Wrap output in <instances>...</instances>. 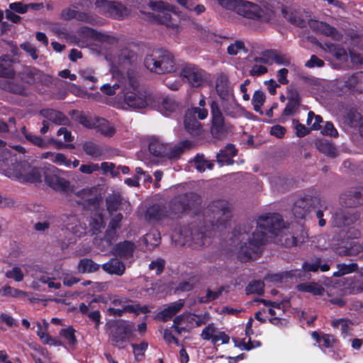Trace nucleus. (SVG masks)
I'll return each instance as SVG.
<instances>
[{"label":"nucleus","instance_id":"obj_37","mask_svg":"<svg viewBox=\"0 0 363 363\" xmlns=\"http://www.w3.org/2000/svg\"><path fill=\"white\" fill-rule=\"evenodd\" d=\"M82 148L86 155L95 159L101 157L104 153L101 146L92 142H86Z\"/></svg>","mask_w":363,"mask_h":363},{"label":"nucleus","instance_id":"obj_35","mask_svg":"<svg viewBox=\"0 0 363 363\" xmlns=\"http://www.w3.org/2000/svg\"><path fill=\"white\" fill-rule=\"evenodd\" d=\"M316 148L328 157H335L338 152L335 145L327 140H318L315 142Z\"/></svg>","mask_w":363,"mask_h":363},{"label":"nucleus","instance_id":"obj_26","mask_svg":"<svg viewBox=\"0 0 363 363\" xmlns=\"http://www.w3.org/2000/svg\"><path fill=\"white\" fill-rule=\"evenodd\" d=\"M66 229L76 236H81L84 232V228L79 223L74 215H64L62 218Z\"/></svg>","mask_w":363,"mask_h":363},{"label":"nucleus","instance_id":"obj_55","mask_svg":"<svg viewBox=\"0 0 363 363\" xmlns=\"http://www.w3.org/2000/svg\"><path fill=\"white\" fill-rule=\"evenodd\" d=\"M333 328L340 329L342 335H346L350 330V322L345 319H337L332 321Z\"/></svg>","mask_w":363,"mask_h":363},{"label":"nucleus","instance_id":"obj_7","mask_svg":"<svg viewBox=\"0 0 363 363\" xmlns=\"http://www.w3.org/2000/svg\"><path fill=\"white\" fill-rule=\"evenodd\" d=\"M201 203L200 197L195 193H186L174 197L169 204L170 218L179 217Z\"/></svg>","mask_w":363,"mask_h":363},{"label":"nucleus","instance_id":"obj_20","mask_svg":"<svg viewBox=\"0 0 363 363\" xmlns=\"http://www.w3.org/2000/svg\"><path fill=\"white\" fill-rule=\"evenodd\" d=\"M145 217L150 221H161L166 218H170V215L165 206L154 204L147 209Z\"/></svg>","mask_w":363,"mask_h":363},{"label":"nucleus","instance_id":"obj_28","mask_svg":"<svg viewBox=\"0 0 363 363\" xmlns=\"http://www.w3.org/2000/svg\"><path fill=\"white\" fill-rule=\"evenodd\" d=\"M123 220V215L121 213H117L112 217L108 225V229L106 231L104 239L111 245L112 240L116 236V230L120 228L121 222Z\"/></svg>","mask_w":363,"mask_h":363},{"label":"nucleus","instance_id":"obj_19","mask_svg":"<svg viewBox=\"0 0 363 363\" xmlns=\"http://www.w3.org/2000/svg\"><path fill=\"white\" fill-rule=\"evenodd\" d=\"M26 80L29 84L40 83L45 85H49L52 82V79L50 75L44 74L35 67L26 69Z\"/></svg>","mask_w":363,"mask_h":363},{"label":"nucleus","instance_id":"obj_64","mask_svg":"<svg viewBox=\"0 0 363 363\" xmlns=\"http://www.w3.org/2000/svg\"><path fill=\"white\" fill-rule=\"evenodd\" d=\"M79 76L84 80L95 83L97 78L95 76L94 70L91 68H84L79 71Z\"/></svg>","mask_w":363,"mask_h":363},{"label":"nucleus","instance_id":"obj_47","mask_svg":"<svg viewBox=\"0 0 363 363\" xmlns=\"http://www.w3.org/2000/svg\"><path fill=\"white\" fill-rule=\"evenodd\" d=\"M337 267L338 270L333 273V276L336 277L356 272L358 269L356 263L338 264Z\"/></svg>","mask_w":363,"mask_h":363},{"label":"nucleus","instance_id":"obj_48","mask_svg":"<svg viewBox=\"0 0 363 363\" xmlns=\"http://www.w3.org/2000/svg\"><path fill=\"white\" fill-rule=\"evenodd\" d=\"M75 333L76 330L72 327H68L67 328L62 329L60 331V335L66 340L67 343L69 346L74 347L77 343Z\"/></svg>","mask_w":363,"mask_h":363},{"label":"nucleus","instance_id":"obj_32","mask_svg":"<svg viewBox=\"0 0 363 363\" xmlns=\"http://www.w3.org/2000/svg\"><path fill=\"white\" fill-rule=\"evenodd\" d=\"M302 268L306 272H316L318 269L325 272L330 269V264L323 263L320 258H316L314 260L306 262L303 264Z\"/></svg>","mask_w":363,"mask_h":363},{"label":"nucleus","instance_id":"obj_5","mask_svg":"<svg viewBox=\"0 0 363 363\" xmlns=\"http://www.w3.org/2000/svg\"><path fill=\"white\" fill-rule=\"evenodd\" d=\"M144 63L150 72L160 74L174 72L177 69L174 55L164 49L154 50L145 57Z\"/></svg>","mask_w":363,"mask_h":363},{"label":"nucleus","instance_id":"obj_22","mask_svg":"<svg viewBox=\"0 0 363 363\" xmlns=\"http://www.w3.org/2000/svg\"><path fill=\"white\" fill-rule=\"evenodd\" d=\"M102 269L111 275L122 276L125 271V265L117 257L111 258L101 266Z\"/></svg>","mask_w":363,"mask_h":363},{"label":"nucleus","instance_id":"obj_10","mask_svg":"<svg viewBox=\"0 0 363 363\" xmlns=\"http://www.w3.org/2000/svg\"><path fill=\"white\" fill-rule=\"evenodd\" d=\"M149 6L152 9V17L159 23L167 27H174L176 23L172 20L171 12L175 13V7L168 3L158 1H150Z\"/></svg>","mask_w":363,"mask_h":363},{"label":"nucleus","instance_id":"obj_31","mask_svg":"<svg viewBox=\"0 0 363 363\" xmlns=\"http://www.w3.org/2000/svg\"><path fill=\"white\" fill-rule=\"evenodd\" d=\"M220 106L225 115L235 118L240 112V107L235 101V96H232L228 99H221Z\"/></svg>","mask_w":363,"mask_h":363},{"label":"nucleus","instance_id":"obj_44","mask_svg":"<svg viewBox=\"0 0 363 363\" xmlns=\"http://www.w3.org/2000/svg\"><path fill=\"white\" fill-rule=\"evenodd\" d=\"M184 126L191 134H198L200 131L201 123L195 117L186 113L184 117Z\"/></svg>","mask_w":363,"mask_h":363},{"label":"nucleus","instance_id":"obj_13","mask_svg":"<svg viewBox=\"0 0 363 363\" xmlns=\"http://www.w3.org/2000/svg\"><path fill=\"white\" fill-rule=\"evenodd\" d=\"M60 170L53 165H49L44 172L45 182L52 189L68 191L70 189V182L58 175Z\"/></svg>","mask_w":363,"mask_h":363},{"label":"nucleus","instance_id":"obj_41","mask_svg":"<svg viewBox=\"0 0 363 363\" xmlns=\"http://www.w3.org/2000/svg\"><path fill=\"white\" fill-rule=\"evenodd\" d=\"M118 62L121 65H133L138 60L137 55L128 48H124L121 51L118 55Z\"/></svg>","mask_w":363,"mask_h":363},{"label":"nucleus","instance_id":"obj_27","mask_svg":"<svg viewBox=\"0 0 363 363\" xmlns=\"http://www.w3.org/2000/svg\"><path fill=\"white\" fill-rule=\"evenodd\" d=\"M311 26L319 33L332 37L335 40L340 39V34L337 30L326 23L322 21H314L311 23Z\"/></svg>","mask_w":363,"mask_h":363},{"label":"nucleus","instance_id":"obj_57","mask_svg":"<svg viewBox=\"0 0 363 363\" xmlns=\"http://www.w3.org/2000/svg\"><path fill=\"white\" fill-rule=\"evenodd\" d=\"M282 13L286 19L290 21L291 23L296 25L299 27L304 26L305 22L299 17L297 16L296 13H290L286 9H282Z\"/></svg>","mask_w":363,"mask_h":363},{"label":"nucleus","instance_id":"obj_4","mask_svg":"<svg viewBox=\"0 0 363 363\" xmlns=\"http://www.w3.org/2000/svg\"><path fill=\"white\" fill-rule=\"evenodd\" d=\"M236 13L248 19L259 23H270L274 20L275 11L269 4H257L246 0H240Z\"/></svg>","mask_w":363,"mask_h":363},{"label":"nucleus","instance_id":"obj_30","mask_svg":"<svg viewBox=\"0 0 363 363\" xmlns=\"http://www.w3.org/2000/svg\"><path fill=\"white\" fill-rule=\"evenodd\" d=\"M184 302L180 299L178 301L172 303L167 308H164L158 314L163 322H166L178 313L184 306Z\"/></svg>","mask_w":363,"mask_h":363},{"label":"nucleus","instance_id":"obj_58","mask_svg":"<svg viewBox=\"0 0 363 363\" xmlns=\"http://www.w3.org/2000/svg\"><path fill=\"white\" fill-rule=\"evenodd\" d=\"M216 329L213 323L208 324L203 329L201 333V338L204 340H211L212 342L216 335Z\"/></svg>","mask_w":363,"mask_h":363},{"label":"nucleus","instance_id":"obj_15","mask_svg":"<svg viewBox=\"0 0 363 363\" xmlns=\"http://www.w3.org/2000/svg\"><path fill=\"white\" fill-rule=\"evenodd\" d=\"M344 207L336 208L332 215V223L334 226L341 228L350 225L359 218V214L357 212H350L343 208Z\"/></svg>","mask_w":363,"mask_h":363},{"label":"nucleus","instance_id":"obj_45","mask_svg":"<svg viewBox=\"0 0 363 363\" xmlns=\"http://www.w3.org/2000/svg\"><path fill=\"white\" fill-rule=\"evenodd\" d=\"M15 72L11 67V62L6 57L0 58V77L13 78Z\"/></svg>","mask_w":363,"mask_h":363},{"label":"nucleus","instance_id":"obj_40","mask_svg":"<svg viewBox=\"0 0 363 363\" xmlns=\"http://www.w3.org/2000/svg\"><path fill=\"white\" fill-rule=\"evenodd\" d=\"M143 241L148 250H152L159 245L160 234L157 230H152L143 237Z\"/></svg>","mask_w":363,"mask_h":363},{"label":"nucleus","instance_id":"obj_21","mask_svg":"<svg viewBox=\"0 0 363 363\" xmlns=\"http://www.w3.org/2000/svg\"><path fill=\"white\" fill-rule=\"evenodd\" d=\"M40 114L57 125H67L69 123V119L63 113L55 109H42Z\"/></svg>","mask_w":363,"mask_h":363},{"label":"nucleus","instance_id":"obj_38","mask_svg":"<svg viewBox=\"0 0 363 363\" xmlns=\"http://www.w3.org/2000/svg\"><path fill=\"white\" fill-rule=\"evenodd\" d=\"M166 147L167 145L155 138H151L149 143V151L156 157H164Z\"/></svg>","mask_w":363,"mask_h":363},{"label":"nucleus","instance_id":"obj_33","mask_svg":"<svg viewBox=\"0 0 363 363\" xmlns=\"http://www.w3.org/2000/svg\"><path fill=\"white\" fill-rule=\"evenodd\" d=\"M298 291L310 293L313 296H321L325 292V289L315 282H304L296 286Z\"/></svg>","mask_w":363,"mask_h":363},{"label":"nucleus","instance_id":"obj_25","mask_svg":"<svg viewBox=\"0 0 363 363\" xmlns=\"http://www.w3.org/2000/svg\"><path fill=\"white\" fill-rule=\"evenodd\" d=\"M237 155V150L232 144H228L223 149L217 153V162L219 166L233 164V157Z\"/></svg>","mask_w":363,"mask_h":363},{"label":"nucleus","instance_id":"obj_12","mask_svg":"<svg viewBox=\"0 0 363 363\" xmlns=\"http://www.w3.org/2000/svg\"><path fill=\"white\" fill-rule=\"evenodd\" d=\"M325 204V200H323L320 195L317 194L315 196H306L303 198L298 199L293 208L294 215L297 218H303L311 208L316 206L322 207Z\"/></svg>","mask_w":363,"mask_h":363},{"label":"nucleus","instance_id":"obj_11","mask_svg":"<svg viewBox=\"0 0 363 363\" xmlns=\"http://www.w3.org/2000/svg\"><path fill=\"white\" fill-rule=\"evenodd\" d=\"M95 6L99 12L116 19L123 18L128 16L129 10L121 2L108 0H96Z\"/></svg>","mask_w":363,"mask_h":363},{"label":"nucleus","instance_id":"obj_56","mask_svg":"<svg viewBox=\"0 0 363 363\" xmlns=\"http://www.w3.org/2000/svg\"><path fill=\"white\" fill-rule=\"evenodd\" d=\"M5 276L8 279H12L16 281H21L23 279L24 275L21 269L17 266L13 267L11 269L8 270L5 273Z\"/></svg>","mask_w":363,"mask_h":363},{"label":"nucleus","instance_id":"obj_60","mask_svg":"<svg viewBox=\"0 0 363 363\" xmlns=\"http://www.w3.org/2000/svg\"><path fill=\"white\" fill-rule=\"evenodd\" d=\"M99 167L102 169L103 174L110 172L113 177H117L119 175V168H116L113 163L104 162L101 164Z\"/></svg>","mask_w":363,"mask_h":363},{"label":"nucleus","instance_id":"obj_34","mask_svg":"<svg viewBox=\"0 0 363 363\" xmlns=\"http://www.w3.org/2000/svg\"><path fill=\"white\" fill-rule=\"evenodd\" d=\"M83 31H86L88 35H90L102 43L107 45H115L118 43V40L116 37L106 33H99L88 27L84 28Z\"/></svg>","mask_w":363,"mask_h":363},{"label":"nucleus","instance_id":"obj_52","mask_svg":"<svg viewBox=\"0 0 363 363\" xmlns=\"http://www.w3.org/2000/svg\"><path fill=\"white\" fill-rule=\"evenodd\" d=\"M223 290V287L215 291L208 289L205 296L199 298V303H206L217 299L221 295Z\"/></svg>","mask_w":363,"mask_h":363},{"label":"nucleus","instance_id":"obj_50","mask_svg":"<svg viewBox=\"0 0 363 363\" xmlns=\"http://www.w3.org/2000/svg\"><path fill=\"white\" fill-rule=\"evenodd\" d=\"M194 165L196 169L203 172L206 168L211 169L213 168V163L205 160L203 155H197L194 157Z\"/></svg>","mask_w":363,"mask_h":363},{"label":"nucleus","instance_id":"obj_24","mask_svg":"<svg viewBox=\"0 0 363 363\" xmlns=\"http://www.w3.org/2000/svg\"><path fill=\"white\" fill-rule=\"evenodd\" d=\"M216 90L220 99H228L234 96L233 89L229 84L228 77L220 75L216 82Z\"/></svg>","mask_w":363,"mask_h":363},{"label":"nucleus","instance_id":"obj_42","mask_svg":"<svg viewBox=\"0 0 363 363\" xmlns=\"http://www.w3.org/2000/svg\"><path fill=\"white\" fill-rule=\"evenodd\" d=\"M122 201L123 199L118 194L108 195L106 199V203L109 213L112 214L113 212L116 211L122 203Z\"/></svg>","mask_w":363,"mask_h":363},{"label":"nucleus","instance_id":"obj_17","mask_svg":"<svg viewBox=\"0 0 363 363\" xmlns=\"http://www.w3.org/2000/svg\"><path fill=\"white\" fill-rule=\"evenodd\" d=\"M155 99L152 101L151 106L158 109L162 114L167 116L170 113L175 111L178 107V103L172 98L162 97L154 95Z\"/></svg>","mask_w":363,"mask_h":363},{"label":"nucleus","instance_id":"obj_53","mask_svg":"<svg viewBox=\"0 0 363 363\" xmlns=\"http://www.w3.org/2000/svg\"><path fill=\"white\" fill-rule=\"evenodd\" d=\"M322 117L319 115H315L313 111H309L308 113L307 125L311 129L318 130L320 128V123H322Z\"/></svg>","mask_w":363,"mask_h":363},{"label":"nucleus","instance_id":"obj_54","mask_svg":"<svg viewBox=\"0 0 363 363\" xmlns=\"http://www.w3.org/2000/svg\"><path fill=\"white\" fill-rule=\"evenodd\" d=\"M269 57L277 65H289L291 63V57L285 54H281L277 52H272Z\"/></svg>","mask_w":363,"mask_h":363},{"label":"nucleus","instance_id":"obj_16","mask_svg":"<svg viewBox=\"0 0 363 363\" xmlns=\"http://www.w3.org/2000/svg\"><path fill=\"white\" fill-rule=\"evenodd\" d=\"M340 204L344 208H353L363 204V188H353L341 194Z\"/></svg>","mask_w":363,"mask_h":363},{"label":"nucleus","instance_id":"obj_59","mask_svg":"<svg viewBox=\"0 0 363 363\" xmlns=\"http://www.w3.org/2000/svg\"><path fill=\"white\" fill-rule=\"evenodd\" d=\"M51 162L66 167H69L71 165V160H68L64 154L60 152L54 154L53 157L51 158Z\"/></svg>","mask_w":363,"mask_h":363},{"label":"nucleus","instance_id":"obj_1","mask_svg":"<svg viewBox=\"0 0 363 363\" xmlns=\"http://www.w3.org/2000/svg\"><path fill=\"white\" fill-rule=\"evenodd\" d=\"M284 228V220L278 213H267L258 218L256 225L245 226L238 230L234 242L240 241L238 256L242 261L257 258L261 253L266 240V233L276 236Z\"/></svg>","mask_w":363,"mask_h":363},{"label":"nucleus","instance_id":"obj_6","mask_svg":"<svg viewBox=\"0 0 363 363\" xmlns=\"http://www.w3.org/2000/svg\"><path fill=\"white\" fill-rule=\"evenodd\" d=\"M231 215V206L224 200L213 201L205 211L206 221L213 226L225 224Z\"/></svg>","mask_w":363,"mask_h":363},{"label":"nucleus","instance_id":"obj_29","mask_svg":"<svg viewBox=\"0 0 363 363\" xmlns=\"http://www.w3.org/2000/svg\"><path fill=\"white\" fill-rule=\"evenodd\" d=\"M95 128L104 137L111 138L116 133L115 127L104 118H95Z\"/></svg>","mask_w":363,"mask_h":363},{"label":"nucleus","instance_id":"obj_49","mask_svg":"<svg viewBox=\"0 0 363 363\" xmlns=\"http://www.w3.org/2000/svg\"><path fill=\"white\" fill-rule=\"evenodd\" d=\"M265 101V95L263 91L257 90L253 94L252 103L254 106V110L262 114L261 107Z\"/></svg>","mask_w":363,"mask_h":363},{"label":"nucleus","instance_id":"obj_3","mask_svg":"<svg viewBox=\"0 0 363 363\" xmlns=\"http://www.w3.org/2000/svg\"><path fill=\"white\" fill-rule=\"evenodd\" d=\"M124 103L129 107L140 109L151 106L155 99L153 94L141 89L138 86V80L133 73L128 72L127 77L122 83Z\"/></svg>","mask_w":363,"mask_h":363},{"label":"nucleus","instance_id":"obj_61","mask_svg":"<svg viewBox=\"0 0 363 363\" xmlns=\"http://www.w3.org/2000/svg\"><path fill=\"white\" fill-rule=\"evenodd\" d=\"M245 50V43L242 40H235L227 48V52L230 55H236L240 50Z\"/></svg>","mask_w":363,"mask_h":363},{"label":"nucleus","instance_id":"obj_9","mask_svg":"<svg viewBox=\"0 0 363 363\" xmlns=\"http://www.w3.org/2000/svg\"><path fill=\"white\" fill-rule=\"evenodd\" d=\"M179 77L184 82L193 88L201 87L207 79L206 72L191 63H184L182 65Z\"/></svg>","mask_w":363,"mask_h":363},{"label":"nucleus","instance_id":"obj_23","mask_svg":"<svg viewBox=\"0 0 363 363\" xmlns=\"http://www.w3.org/2000/svg\"><path fill=\"white\" fill-rule=\"evenodd\" d=\"M192 146V143L189 140H184L174 146H170L167 145L164 157H167L170 160H177L181 155H182L186 150H188Z\"/></svg>","mask_w":363,"mask_h":363},{"label":"nucleus","instance_id":"obj_8","mask_svg":"<svg viewBox=\"0 0 363 363\" xmlns=\"http://www.w3.org/2000/svg\"><path fill=\"white\" fill-rule=\"evenodd\" d=\"M109 328L111 345L119 349L124 348L127 341L133 335L134 325L121 320L111 323Z\"/></svg>","mask_w":363,"mask_h":363},{"label":"nucleus","instance_id":"obj_63","mask_svg":"<svg viewBox=\"0 0 363 363\" xmlns=\"http://www.w3.org/2000/svg\"><path fill=\"white\" fill-rule=\"evenodd\" d=\"M124 82V78L120 82V84L115 83L113 85L109 84H104L101 87V91L108 96H112L116 94V90H118L121 86H122V83Z\"/></svg>","mask_w":363,"mask_h":363},{"label":"nucleus","instance_id":"obj_14","mask_svg":"<svg viewBox=\"0 0 363 363\" xmlns=\"http://www.w3.org/2000/svg\"><path fill=\"white\" fill-rule=\"evenodd\" d=\"M212 125L211 134L216 138H220L227 131V125L221 113L219 104L216 101L211 104Z\"/></svg>","mask_w":363,"mask_h":363},{"label":"nucleus","instance_id":"obj_39","mask_svg":"<svg viewBox=\"0 0 363 363\" xmlns=\"http://www.w3.org/2000/svg\"><path fill=\"white\" fill-rule=\"evenodd\" d=\"M89 227L93 234L99 233L105 228L103 216L101 213H95L90 218Z\"/></svg>","mask_w":363,"mask_h":363},{"label":"nucleus","instance_id":"obj_43","mask_svg":"<svg viewBox=\"0 0 363 363\" xmlns=\"http://www.w3.org/2000/svg\"><path fill=\"white\" fill-rule=\"evenodd\" d=\"M363 251V245L359 244L358 242L353 241L350 243L349 247L339 249L337 253L340 256H351L356 255Z\"/></svg>","mask_w":363,"mask_h":363},{"label":"nucleus","instance_id":"obj_2","mask_svg":"<svg viewBox=\"0 0 363 363\" xmlns=\"http://www.w3.org/2000/svg\"><path fill=\"white\" fill-rule=\"evenodd\" d=\"M1 157L0 167L8 177L31 183L40 181L41 174L38 169L26 161L18 163L11 150L5 147Z\"/></svg>","mask_w":363,"mask_h":363},{"label":"nucleus","instance_id":"obj_46","mask_svg":"<svg viewBox=\"0 0 363 363\" xmlns=\"http://www.w3.org/2000/svg\"><path fill=\"white\" fill-rule=\"evenodd\" d=\"M189 238L186 240V242L191 240L195 245V247H202L206 244L205 240L206 238V233L199 230L191 229L190 235L188 236Z\"/></svg>","mask_w":363,"mask_h":363},{"label":"nucleus","instance_id":"obj_51","mask_svg":"<svg viewBox=\"0 0 363 363\" xmlns=\"http://www.w3.org/2000/svg\"><path fill=\"white\" fill-rule=\"evenodd\" d=\"M264 282L259 280L250 281L246 287L247 294H261L264 291Z\"/></svg>","mask_w":363,"mask_h":363},{"label":"nucleus","instance_id":"obj_18","mask_svg":"<svg viewBox=\"0 0 363 363\" xmlns=\"http://www.w3.org/2000/svg\"><path fill=\"white\" fill-rule=\"evenodd\" d=\"M135 245L133 242L125 240L113 248L112 253L118 258L130 259L133 258Z\"/></svg>","mask_w":363,"mask_h":363},{"label":"nucleus","instance_id":"obj_62","mask_svg":"<svg viewBox=\"0 0 363 363\" xmlns=\"http://www.w3.org/2000/svg\"><path fill=\"white\" fill-rule=\"evenodd\" d=\"M186 114L191 115L193 117H197L200 120L205 119L208 116V110L201 107H194L188 110Z\"/></svg>","mask_w":363,"mask_h":363},{"label":"nucleus","instance_id":"obj_36","mask_svg":"<svg viewBox=\"0 0 363 363\" xmlns=\"http://www.w3.org/2000/svg\"><path fill=\"white\" fill-rule=\"evenodd\" d=\"M77 268L78 271L82 274L93 273L97 272L100 266L92 259L84 258L79 262Z\"/></svg>","mask_w":363,"mask_h":363}]
</instances>
